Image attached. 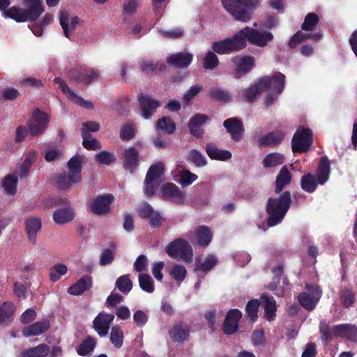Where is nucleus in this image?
<instances>
[{"label": "nucleus", "mask_w": 357, "mask_h": 357, "mask_svg": "<svg viewBox=\"0 0 357 357\" xmlns=\"http://www.w3.org/2000/svg\"><path fill=\"white\" fill-rule=\"evenodd\" d=\"M285 76L281 73H273L271 77H265L251 88V91L255 93L260 90L268 91L266 95L264 103L266 107L271 106L278 98V96L282 92L284 87Z\"/></svg>", "instance_id": "f257e3e1"}, {"label": "nucleus", "mask_w": 357, "mask_h": 357, "mask_svg": "<svg viewBox=\"0 0 357 357\" xmlns=\"http://www.w3.org/2000/svg\"><path fill=\"white\" fill-rule=\"evenodd\" d=\"M291 195L289 192H284L277 198H270L266 204L268 215L267 223L273 227L282 222L291 204Z\"/></svg>", "instance_id": "f03ea898"}, {"label": "nucleus", "mask_w": 357, "mask_h": 357, "mask_svg": "<svg viewBox=\"0 0 357 357\" xmlns=\"http://www.w3.org/2000/svg\"><path fill=\"white\" fill-rule=\"evenodd\" d=\"M222 5L235 20L247 22L252 17L257 0H222Z\"/></svg>", "instance_id": "7ed1b4c3"}, {"label": "nucleus", "mask_w": 357, "mask_h": 357, "mask_svg": "<svg viewBox=\"0 0 357 357\" xmlns=\"http://www.w3.org/2000/svg\"><path fill=\"white\" fill-rule=\"evenodd\" d=\"M68 172L58 174L54 178L55 185L61 190L70 188L81 181V160L73 157L68 162Z\"/></svg>", "instance_id": "20e7f679"}, {"label": "nucleus", "mask_w": 357, "mask_h": 357, "mask_svg": "<svg viewBox=\"0 0 357 357\" xmlns=\"http://www.w3.org/2000/svg\"><path fill=\"white\" fill-rule=\"evenodd\" d=\"M240 31L233 36L213 43V52L219 54H228L244 49L247 42L241 38Z\"/></svg>", "instance_id": "39448f33"}, {"label": "nucleus", "mask_w": 357, "mask_h": 357, "mask_svg": "<svg viewBox=\"0 0 357 357\" xmlns=\"http://www.w3.org/2000/svg\"><path fill=\"white\" fill-rule=\"evenodd\" d=\"M166 252L170 257L185 262L191 261L193 256L191 246L186 241L181 238H178L169 243L166 248Z\"/></svg>", "instance_id": "423d86ee"}, {"label": "nucleus", "mask_w": 357, "mask_h": 357, "mask_svg": "<svg viewBox=\"0 0 357 357\" xmlns=\"http://www.w3.org/2000/svg\"><path fill=\"white\" fill-rule=\"evenodd\" d=\"M240 32L244 41L248 40L259 47H265L273 39V36L270 31H259L249 26L241 29Z\"/></svg>", "instance_id": "0eeeda50"}, {"label": "nucleus", "mask_w": 357, "mask_h": 357, "mask_svg": "<svg viewBox=\"0 0 357 357\" xmlns=\"http://www.w3.org/2000/svg\"><path fill=\"white\" fill-rule=\"evenodd\" d=\"M320 331L324 342H328L333 335L340 336L348 339H353V334L357 331V328L350 325L335 326L333 330L328 328V324L321 321L320 324Z\"/></svg>", "instance_id": "6e6552de"}, {"label": "nucleus", "mask_w": 357, "mask_h": 357, "mask_svg": "<svg viewBox=\"0 0 357 357\" xmlns=\"http://www.w3.org/2000/svg\"><path fill=\"white\" fill-rule=\"evenodd\" d=\"M48 123L47 114L40 109L34 110L27 123L29 134L31 137L41 135L46 130Z\"/></svg>", "instance_id": "1a4fd4ad"}, {"label": "nucleus", "mask_w": 357, "mask_h": 357, "mask_svg": "<svg viewBox=\"0 0 357 357\" xmlns=\"http://www.w3.org/2000/svg\"><path fill=\"white\" fill-rule=\"evenodd\" d=\"M322 295V291L317 286L307 284L305 291L298 296V300L302 307L307 310H312Z\"/></svg>", "instance_id": "9d476101"}, {"label": "nucleus", "mask_w": 357, "mask_h": 357, "mask_svg": "<svg viewBox=\"0 0 357 357\" xmlns=\"http://www.w3.org/2000/svg\"><path fill=\"white\" fill-rule=\"evenodd\" d=\"M312 132L309 128H300L294 135L291 142L293 152H305L311 146Z\"/></svg>", "instance_id": "9b49d317"}, {"label": "nucleus", "mask_w": 357, "mask_h": 357, "mask_svg": "<svg viewBox=\"0 0 357 357\" xmlns=\"http://www.w3.org/2000/svg\"><path fill=\"white\" fill-rule=\"evenodd\" d=\"M160 193L164 199L177 204H184L186 199L185 193L172 183H167L162 185Z\"/></svg>", "instance_id": "f8f14e48"}, {"label": "nucleus", "mask_w": 357, "mask_h": 357, "mask_svg": "<svg viewBox=\"0 0 357 357\" xmlns=\"http://www.w3.org/2000/svg\"><path fill=\"white\" fill-rule=\"evenodd\" d=\"M54 82L59 85V89L68 97V98L75 104L88 109L93 108V105L91 102L85 100L82 97L76 94L69 88L66 82L62 79L56 77L54 79Z\"/></svg>", "instance_id": "ddd939ff"}, {"label": "nucleus", "mask_w": 357, "mask_h": 357, "mask_svg": "<svg viewBox=\"0 0 357 357\" xmlns=\"http://www.w3.org/2000/svg\"><path fill=\"white\" fill-rule=\"evenodd\" d=\"M114 319V315L105 312H100L95 318L93 325L95 331L100 337L107 335L111 324Z\"/></svg>", "instance_id": "4468645a"}, {"label": "nucleus", "mask_w": 357, "mask_h": 357, "mask_svg": "<svg viewBox=\"0 0 357 357\" xmlns=\"http://www.w3.org/2000/svg\"><path fill=\"white\" fill-rule=\"evenodd\" d=\"M114 200V196L107 194L96 197L91 204L90 210L96 215H103L110 211V204Z\"/></svg>", "instance_id": "2eb2a0df"}, {"label": "nucleus", "mask_w": 357, "mask_h": 357, "mask_svg": "<svg viewBox=\"0 0 357 357\" xmlns=\"http://www.w3.org/2000/svg\"><path fill=\"white\" fill-rule=\"evenodd\" d=\"M123 167L132 173L139 164V152L134 147L124 149L121 156Z\"/></svg>", "instance_id": "dca6fc26"}, {"label": "nucleus", "mask_w": 357, "mask_h": 357, "mask_svg": "<svg viewBox=\"0 0 357 357\" xmlns=\"http://www.w3.org/2000/svg\"><path fill=\"white\" fill-rule=\"evenodd\" d=\"M142 115L144 119H149L160 107V102L149 96L141 95L138 97Z\"/></svg>", "instance_id": "f3484780"}, {"label": "nucleus", "mask_w": 357, "mask_h": 357, "mask_svg": "<svg viewBox=\"0 0 357 357\" xmlns=\"http://www.w3.org/2000/svg\"><path fill=\"white\" fill-rule=\"evenodd\" d=\"M241 316V311L237 309L231 310L227 312L222 326V330L225 334L231 335L237 331L238 321Z\"/></svg>", "instance_id": "a211bd4d"}, {"label": "nucleus", "mask_w": 357, "mask_h": 357, "mask_svg": "<svg viewBox=\"0 0 357 357\" xmlns=\"http://www.w3.org/2000/svg\"><path fill=\"white\" fill-rule=\"evenodd\" d=\"M79 22L80 20L77 16H70L64 11L60 12L59 23L66 38L70 37Z\"/></svg>", "instance_id": "6ab92c4d"}, {"label": "nucleus", "mask_w": 357, "mask_h": 357, "mask_svg": "<svg viewBox=\"0 0 357 357\" xmlns=\"http://www.w3.org/2000/svg\"><path fill=\"white\" fill-rule=\"evenodd\" d=\"M223 126L234 141L238 142L241 140L243 132V126L240 120L237 118L227 119L224 121Z\"/></svg>", "instance_id": "aec40b11"}, {"label": "nucleus", "mask_w": 357, "mask_h": 357, "mask_svg": "<svg viewBox=\"0 0 357 357\" xmlns=\"http://www.w3.org/2000/svg\"><path fill=\"white\" fill-rule=\"evenodd\" d=\"M193 55L189 52H177L167 58V62L177 68H187L192 62Z\"/></svg>", "instance_id": "412c9836"}, {"label": "nucleus", "mask_w": 357, "mask_h": 357, "mask_svg": "<svg viewBox=\"0 0 357 357\" xmlns=\"http://www.w3.org/2000/svg\"><path fill=\"white\" fill-rule=\"evenodd\" d=\"M24 225L29 240L31 242H35L37 234L42 227L41 220L38 217H28L25 219Z\"/></svg>", "instance_id": "4be33fe9"}, {"label": "nucleus", "mask_w": 357, "mask_h": 357, "mask_svg": "<svg viewBox=\"0 0 357 357\" xmlns=\"http://www.w3.org/2000/svg\"><path fill=\"white\" fill-rule=\"evenodd\" d=\"M284 135L282 131L276 130L265 135H256L255 139L259 146H273L282 140Z\"/></svg>", "instance_id": "5701e85b"}, {"label": "nucleus", "mask_w": 357, "mask_h": 357, "mask_svg": "<svg viewBox=\"0 0 357 357\" xmlns=\"http://www.w3.org/2000/svg\"><path fill=\"white\" fill-rule=\"evenodd\" d=\"M3 17L10 18L17 22L33 21L27 10L24 8H22L19 6L10 7Z\"/></svg>", "instance_id": "b1692460"}, {"label": "nucleus", "mask_w": 357, "mask_h": 357, "mask_svg": "<svg viewBox=\"0 0 357 357\" xmlns=\"http://www.w3.org/2000/svg\"><path fill=\"white\" fill-rule=\"evenodd\" d=\"M50 321L47 319L37 321L29 325L22 330V335L24 337L36 336L46 332L50 328Z\"/></svg>", "instance_id": "393cba45"}, {"label": "nucleus", "mask_w": 357, "mask_h": 357, "mask_svg": "<svg viewBox=\"0 0 357 357\" xmlns=\"http://www.w3.org/2000/svg\"><path fill=\"white\" fill-rule=\"evenodd\" d=\"M75 216L74 209L66 206L56 209L53 213V220L57 225H63L71 222Z\"/></svg>", "instance_id": "a878e982"}, {"label": "nucleus", "mask_w": 357, "mask_h": 357, "mask_svg": "<svg viewBox=\"0 0 357 357\" xmlns=\"http://www.w3.org/2000/svg\"><path fill=\"white\" fill-rule=\"evenodd\" d=\"M195 242L202 247H207L212 241L213 232L206 226H199L195 231Z\"/></svg>", "instance_id": "bb28decb"}, {"label": "nucleus", "mask_w": 357, "mask_h": 357, "mask_svg": "<svg viewBox=\"0 0 357 357\" xmlns=\"http://www.w3.org/2000/svg\"><path fill=\"white\" fill-rule=\"evenodd\" d=\"M218 259L215 255H207L197 257L195 259V268L204 273L210 271L217 264Z\"/></svg>", "instance_id": "cd10ccee"}, {"label": "nucleus", "mask_w": 357, "mask_h": 357, "mask_svg": "<svg viewBox=\"0 0 357 357\" xmlns=\"http://www.w3.org/2000/svg\"><path fill=\"white\" fill-rule=\"evenodd\" d=\"M22 4L33 21L44 13L43 0H23Z\"/></svg>", "instance_id": "c85d7f7f"}, {"label": "nucleus", "mask_w": 357, "mask_h": 357, "mask_svg": "<svg viewBox=\"0 0 357 357\" xmlns=\"http://www.w3.org/2000/svg\"><path fill=\"white\" fill-rule=\"evenodd\" d=\"M209 120V118L202 114L194 115L189 121L188 127L192 135L201 137L202 135V126Z\"/></svg>", "instance_id": "c756f323"}, {"label": "nucleus", "mask_w": 357, "mask_h": 357, "mask_svg": "<svg viewBox=\"0 0 357 357\" xmlns=\"http://www.w3.org/2000/svg\"><path fill=\"white\" fill-rule=\"evenodd\" d=\"M232 61L236 71L243 73L250 71L255 63V59L251 56H236L232 58Z\"/></svg>", "instance_id": "7c9ffc66"}, {"label": "nucleus", "mask_w": 357, "mask_h": 357, "mask_svg": "<svg viewBox=\"0 0 357 357\" xmlns=\"http://www.w3.org/2000/svg\"><path fill=\"white\" fill-rule=\"evenodd\" d=\"M188 335L189 327L185 324H176L169 331V336L174 342H182Z\"/></svg>", "instance_id": "2f4dec72"}, {"label": "nucleus", "mask_w": 357, "mask_h": 357, "mask_svg": "<svg viewBox=\"0 0 357 357\" xmlns=\"http://www.w3.org/2000/svg\"><path fill=\"white\" fill-rule=\"evenodd\" d=\"M206 151L208 157L212 160L226 161L230 159L232 156L230 151L218 149L217 146L211 144H208L206 146Z\"/></svg>", "instance_id": "473e14b6"}, {"label": "nucleus", "mask_w": 357, "mask_h": 357, "mask_svg": "<svg viewBox=\"0 0 357 357\" xmlns=\"http://www.w3.org/2000/svg\"><path fill=\"white\" fill-rule=\"evenodd\" d=\"M331 174L329 160L326 158H321L317 171V182L320 185L324 184L328 179Z\"/></svg>", "instance_id": "72a5a7b5"}, {"label": "nucleus", "mask_w": 357, "mask_h": 357, "mask_svg": "<svg viewBox=\"0 0 357 357\" xmlns=\"http://www.w3.org/2000/svg\"><path fill=\"white\" fill-rule=\"evenodd\" d=\"M91 278L89 276H84L79 280L75 284L68 288V293L71 295L78 296L83 294L91 286Z\"/></svg>", "instance_id": "f704fd0d"}, {"label": "nucleus", "mask_w": 357, "mask_h": 357, "mask_svg": "<svg viewBox=\"0 0 357 357\" xmlns=\"http://www.w3.org/2000/svg\"><path fill=\"white\" fill-rule=\"evenodd\" d=\"M261 301L264 305L265 317L267 320H273L275 316L276 302L273 297L263 295L261 296Z\"/></svg>", "instance_id": "c9c22d12"}, {"label": "nucleus", "mask_w": 357, "mask_h": 357, "mask_svg": "<svg viewBox=\"0 0 357 357\" xmlns=\"http://www.w3.org/2000/svg\"><path fill=\"white\" fill-rule=\"evenodd\" d=\"M15 307L11 302H3L0 304V324H8L12 320Z\"/></svg>", "instance_id": "e433bc0d"}, {"label": "nucleus", "mask_w": 357, "mask_h": 357, "mask_svg": "<svg viewBox=\"0 0 357 357\" xmlns=\"http://www.w3.org/2000/svg\"><path fill=\"white\" fill-rule=\"evenodd\" d=\"M50 352V347L45 344H40L20 353L19 357H45Z\"/></svg>", "instance_id": "4c0bfd02"}, {"label": "nucleus", "mask_w": 357, "mask_h": 357, "mask_svg": "<svg viewBox=\"0 0 357 357\" xmlns=\"http://www.w3.org/2000/svg\"><path fill=\"white\" fill-rule=\"evenodd\" d=\"M17 176L8 174L6 176L1 183L3 192L8 195H13L17 192Z\"/></svg>", "instance_id": "58836bf2"}, {"label": "nucleus", "mask_w": 357, "mask_h": 357, "mask_svg": "<svg viewBox=\"0 0 357 357\" xmlns=\"http://www.w3.org/2000/svg\"><path fill=\"white\" fill-rule=\"evenodd\" d=\"M96 340L91 337H88L80 344L77 349V352L79 356H86L93 354L96 346Z\"/></svg>", "instance_id": "ea45409f"}, {"label": "nucleus", "mask_w": 357, "mask_h": 357, "mask_svg": "<svg viewBox=\"0 0 357 357\" xmlns=\"http://www.w3.org/2000/svg\"><path fill=\"white\" fill-rule=\"evenodd\" d=\"M291 179L290 172L285 166L282 167L276 177V192H280L284 187L290 183Z\"/></svg>", "instance_id": "a19ab883"}, {"label": "nucleus", "mask_w": 357, "mask_h": 357, "mask_svg": "<svg viewBox=\"0 0 357 357\" xmlns=\"http://www.w3.org/2000/svg\"><path fill=\"white\" fill-rule=\"evenodd\" d=\"M284 162V156L279 153H271L265 156L262 161L265 168H271L282 165Z\"/></svg>", "instance_id": "79ce46f5"}, {"label": "nucleus", "mask_w": 357, "mask_h": 357, "mask_svg": "<svg viewBox=\"0 0 357 357\" xmlns=\"http://www.w3.org/2000/svg\"><path fill=\"white\" fill-rule=\"evenodd\" d=\"M317 180L316 177L311 174H307L301 179V185L302 189L307 192H313L317 187Z\"/></svg>", "instance_id": "37998d69"}, {"label": "nucleus", "mask_w": 357, "mask_h": 357, "mask_svg": "<svg viewBox=\"0 0 357 357\" xmlns=\"http://www.w3.org/2000/svg\"><path fill=\"white\" fill-rule=\"evenodd\" d=\"M208 94L210 98L225 102H229L231 100L229 93L220 87L211 88Z\"/></svg>", "instance_id": "c03bdc74"}, {"label": "nucleus", "mask_w": 357, "mask_h": 357, "mask_svg": "<svg viewBox=\"0 0 357 357\" xmlns=\"http://www.w3.org/2000/svg\"><path fill=\"white\" fill-rule=\"evenodd\" d=\"M164 172V165L162 162H158L150 167L146 178L147 181H152L158 183V178L162 175Z\"/></svg>", "instance_id": "a18cd8bd"}, {"label": "nucleus", "mask_w": 357, "mask_h": 357, "mask_svg": "<svg viewBox=\"0 0 357 357\" xmlns=\"http://www.w3.org/2000/svg\"><path fill=\"white\" fill-rule=\"evenodd\" d=\"M188 160L196 167H204L207 164L206 158L196 149H192L188 152Z\"/></svg>", "instance_id": "49530a36"}, {"label": "nucleus", "mask_w": 357, "mask_h": 357, "mask_svg": "<svg viewBox=\"0 0 357 357\" xmlns=\"http://www.w3.org/2000/svg\"><path fill=\"white\" fill-rule=\"evenodd\" d=\"M178 183L183 187H187L197 179V176L188 170H182L178 174Z\"/></svg>", "instance_id": "de8ad7c7"}, {"label": "nucleus", "mask_w": 357, "mask_h": 357, "mask_svg": "<svg viewBox=\"0 0 357 357\" xmlns=\"http://www.w3.org/2000/svg\"><path fill=\"white\" fill-rule=\"evenodd\" d=\"M139 283L141 289L147 292L153 293L155 287L153 280L149 275L147 274H139Z\"/></svg>", "instance_id": "09e8293b"}, {"label": "nucleus", "mask_w": 357, "mask_h": 357, "mask_svg": "<svg viewBox=\"0 0 357 357\" xmlns=\"http://www.w3.org/2000/svg\"><path fill=\"white\" fill-rule=\"evenodd\" d=\"M123 332L119 326H114L112 328L110 333V341L116 348H120L123 345Z\"/></svg>", "instance_id": "8fccbe9b"}, {"label": "nucleus", "mask_w": 357, "mask_h": 357, "mask_svg": "<svg viewBox=\"0 0 357 357\" xmlns=\"http://www.w3.org/2000/svg\"><path fill=\"white\" fill-rule=\"evenodd\" d=\"M100 77V73L98 70L91 69L86 72H81L78 73L77 80L82 82L86 84H90L92 82L97 80Z\"/></svg>", "instance_id": "3c124183"}, {"label": "nucleus", "mask_w": 357, "mask_h": 357, "mask_svg": "<svg viewBox=\"0 0 357 357\" xmlns=\"http://www.w3.org/2000/svg\"><path fill=\"white\" fill-rule=\"evenodd\" d=\"M116 287L123 294H128L132 288V283L128 275L119 277L116 282Z\"/></svg>", "instance_id": "603ef678"}, {"label": "nucleus", "mask_w": 357, "mask_h": 357, "mask_svg": "<svg viewBox=\"0 0 357 357\" xmlns=\"http://www.w3.org/2000/svg\"><path fill=\"white\" fill-rule=\"evenodd\" d=\"M157 128L167 134H172L175 131V124L169 117H163L158 121Z\"/></svg>", "instance_id": "864d4df0"}, {"label": "nucleus", "mask_w": 357, "mask_h": 357, "mask_svg": "<svg viewBox=\"0 0 357 357\" xmlns=\"http://www.w3.org/2000/svg\"><path fill=\"white\" fill-rule=\"evenodd\" d=\"M340 298L342 305L344 307L352 306L356 300L354 293L347 289H342L340 291Z\"/></svg>", "instance_id": "5fc2aeb1"}, {"label": "nucleus", "mask_w": 357, "mask_h": 357, "mask_svg": "<svg viewBox=\"0 0 357 357\" xmlns=\"http://www.w3.org/2000/svg\"><path fill=\"white\" fill-rule=\"evenodd\" d=\"M169 273L171 277L176 281H183L187 273L186 268L182 265H174L169 268Z\"/></svg>", "instance_id": "6e6d98bb"}, {"label": "nucleus", "mask_w": 357, "mask_h": 357, "mask_svg": "<svg viewBox=\"0 0 357 357\" xmlns=\"http://www.w3.org/2000/svg\"><path fill=\"white\" fill-rule=\"evenodd\" d=\"M319 22L318 15L314 13H309L305 17L302 24L304 31H312Z\"/></svg>", "instance_id": "4d7b16f0"}, {"label": "nucleus", "mask_w": 357, "mask_h": 357, "mask_svg": "<svg viewBox=\"0 0 357 357\" xmlns=\"http://www.w3.org/2000/svg\"><path fill=\"white\" fill-rule=\"evenodd\" d=\"M218 63L219 60L215 52L208 51L204 59L203 66L206 69L212 70L218 66Z\"/></svg>", "instance_id": "13d9d810"}, {"label": "nucleus", "mask_w": 357, "mask_h": 357, "mask_svg": "<svg viewBox=\"0 0 357 357\" xmlns=\"http://www.w3.org/2000/svg\"><path fill=\"white\" fill-rule=\"evenodd\" d=\"M67 271L68 268L65 264H59L54 266L50 273L51 280L54 282L59 280L61 276L67 273Z\"/></svg>", "instance_id": "bf43d9fd"}, {"label": "nucleus", "mask_w": 357, "mask_h": 357, "mask_svg": "<svg viewBox=\"0 0 357 357\" xmlns=\"http://www.w3.org/2000/svg\"><path fill=\"white\" fill-rule=\"evenodd\" d=\"M82 139L83 146L88 150H98L101 148L100 142L95 138L92 137L91 135H86L84 133Z\"/></svg>", "instance_id": "052dcab7"}, {"label": "nucleus", "mask_w": 357, "mask_h": 357, "mask_svg": "<svg viewBox=\"0 0 357 357\" xmlns=\"http://www.w3.org/2000/svg\"><path fill=\"white\" fill-rule=\"evenodd\" d=\"M158 32L165 38L177 39L181 38L184 31L181 28H174L170 30L159 29Z\"/></svg>", "instance_id": "680f3d73"}, {"label": "nucleus", "mask_w": 357, "mask_h": 357, "mask_svg": "<svg viewBox=\"0 0 357 357\" xmlns=\"http://www.w3.org/2000/svg\"><path fill=\"white\" fill-rule=\"evenodd\" d=\"M259 306V301L257 299L249 301L246 305V312L252 321H255L258 317V308Z\"/></svg>", "instance_id": "e2e57ef3"}, {"label": "nucleus", "mask_w": 357, "mask_h": 357, "mask_svg": "<svg viewBox=\"0 0 357 357\" xmlns=\"http://www.w3.org/2000/svg\"><path fill=\"white\" fill-rule=\"evenodd\" d=\"M202 90V86L200 84H195L191 86L183 95V102L185 104H188Z\"/></svg>", "instance_id": "0e129e2a"}, {"label": "nucleus", "mask_w": 357, "mask_h": 357, "mask_svg": "<svg viewBox=\"0 0 357 357\" xmlns=\"http://www.w3.org/2000/svg\"><path fill=\"white\" fill-rule=\"evenodd\" d=\"M133 321L138 327H143L148 321V315L142 310H138L133 314Z\"/></svg>", "instance_id": "69168bd1"}, {"label": "nucleus", "mask_w": 357, "mask_h": 357, "mask_svg": "<svg viewBox=\"0 0 357 357\" xmlns=\"http://www.w3.org/2000/svg\"><path fill=\"white\" fill-rule=\"evenodd\" d=\"M153 211V207L146 202L140 204L137 208L138 213L142 218H149Z\"/></svg>", "instance_id": "338daca9"}, {"label": "nucleus", "mask_w": 357, "mask_h": 357, "mask_svg": "<svg viewBox=\"0 0 357 357\" xmlns=\"http://www.w3.org/2000/svg\"><path fill=\"white\" fill-rule=\"evenodd\" d=\"M135 135V128L133 125L127 124L121 128L120 137L123 140L132 139Z\"/></svg>", "instance_id": "774afa93"}]
</instances>
